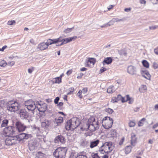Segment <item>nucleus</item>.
<instances>
[{"instance_id": "obj_1", "label": "nucleus", "mask_w": 158, "mask_h": 158, "mask_svg": "<svg viewBox=\"0 0 158 158\" xmlns=\"http://www.w3.org/2000/svg\"><path fill=\"white\" fill-rule=\"evenodd\" d=\"M98 127V120L93 116L90 117L84 123L81 129L82 131H86L89 129L91 131H94Z\"/></svg>"}, {"instance_id": "obj_2", "label": "nucleus", "mask_w": 158, "mask_h": 158, "mask_svg": "<svg viewBox=\"0 0 158 158\" xmlns=\"http://www.w3.org/2000/svg\"><path fill=\"white\" fill-rule=\"evenodd\" d=\"M80 123L79 120L77 118L73 117L67 122L65 125V128L67 130H73L77 127Z\"/></svg>"}, {"instance_id": "obj_3", "label": "nucleus", "mask_w": 158, "mask_h": 158, "mask_svg": "<svg viewBox=\"0 0 158 158\" xmlns=\"http://www.w3.org/2000/svg\"><path fill=\"white\" fill-rule=\"evenodd\" d=\"M114 149L111 142H106L100 148L99 152L101 154H108L110 153Z\"/></svg>"}, {"instance_id": "obj_4", "label": "nucleus", "mask_w": 158, "mask_h": 158, "mask_svg": "<svg viewBox=\"0 0 158 158\" xmlns=\"http://www.w3.org/2000/svg\"><path fill=\"white\" fill-rule=\"evenodd\" d=\"M67 151L66 147H59L55 150L53 155L56 158H64Z\"/></svg>"}, {"instance_id": "obj_5", "label": "nucleus", "mask_w": 158, "mask_h": 158, "mask_svg": "<svg viewBox=\"0 0 158 158\" xmlns=\"http://www.w3.org/2000/svg\"><path fill=\"white\" fill-rule=\"evenodd\" d=\"M102 125L106 129H108L111 127L113 123V120L109 117H106L102 120Z\"/></svg>"}, {"instance_id": "obj_6", "label": "nucleus", "mask_w": 158, "mask_h": 158, "mask_svg": "<svg viewBox=\"0 0 158 158\" xmlns=\"http://www.w3.org/2000/svg\"><path fill=\"white\" fill-rule=\"evenodd\" d=\"M77 38V37L76 36H74L72 37H68L65 39H63L61 37H60L58 38L59 41H58V44H57V46L65 44L72 41L74 40Z\"/></svg>"}, {"instance_id": "obj_7", "label": "nucleus", "mask_w": 158, "mask_h": 158, "mask_svg": "<svg viewBox=\"0 0 158 158\" xmlns=\"http://www.w3.org/2000/svg\"><path fill=\"white\" fill-rule=\"evenodd\" d=\"M24 104L28 110L31 111L33 114L34 111L36 107V102L35 103L32 100H29L25 102Z\"/></svg>"}, {"instance_id": "obj_8", "label": "nucleus", "mask_w": 158, "mask_h": 158, "mask_svg": "<svg viewBox=\"0 0 158 158\" xmlns=\"http://www.w3.org/2000/svg\"><path fill=\"white\" fill-rule=\"evenodd\" d=\"M7 109L11 112H15L19 109V105L17 102H10L8 104Z\"/></svg>"}, {"instance_id": "obj_9", "label": "nucleus", "mask_w": 158, "mask_h": 158, "mask_svg": "<svg viewBox=\"0 0 158 158\" xmlns=\"http://www.w3.org/2000/svg\"><path fill=\"white\" fill-rule=\"evenodd\" d=\"M15 129L14 127H8L5 128L3 134L5 136H11V135L16 134Z\"/></svg>"}, {"instance_id": "obj_10", "label": "nucleus", "mask_w": 158, "mask_h": 158, "mask_svg": "<svg viewBox=\"0 0 158 158\" xmlns=\"http://www.w3.org/2000/svg\"><path fill=\"white\" fill-rule=\"evenodd\" d=\"M36 107L40 112H44L47 109L46 104L45 103H43L41 101L36 102Z\"/></svg>"}, {"instance_id": "obj_11", "label": "nucleus", "mask_w": 158, "mask_h": 158, "mask_svg": "<svg viewBox=\"0 0 158 158\" xmlns=\"http://www.w3.org/2000/svg\"><path fill=\"white\" fill-rule=\"evenodd\" d=\"M17 139L15 136H9L5 140L6 144L8 146L15 144L17 142Z\"/></svg>"}, {"instance_id": "obj_12", "label": "nucleus", "mask_w": 158, "mask_h": 158, "mask_svg": "<svg viewBox=\"0 0 158 158\" xmlns=\"http://www.w3.org/2000/svg\"><path fill=\"white\" fill-rule=\"evenodd\" d=\"M127 72L131 75H136L137 73V70L136 66L130 65L127 68Z\"/></svg>"}, {"instance_id": "obj_13", "label": "nucleus", "mask_w": 158, "mask_h": 158, "mask_svg": "<svg viewBox=\"0 0 158 158\" xmlns=\"http://www.w3.org/2000/svg\"><path fill=\"white\" fill-rule=\"evenodd\" d=\"M39 143L36 140H31L29 142V149L31 151H33L36 149Z\"/></svg>"}, {"instance_id": "obj_14", "label": "nucleus", "mask_w": 158, "mask_h": 158, "mask_svg": "<svg viewBox=\"0 0 158 158\" xmlns=\"http://www.w3.org/2000/svg\"><path fill=\"white\" fill-rule=\"evenodd\" d=\"M96 61L95 59L92 58H89L86 60V65L87 67H92Z\"/></svg>"}, {"instance_id": "obj_15", "label": "nucleus", "mask_w": 158, "mask_h": 158, "mask_svg": "<svg viewBox=\"0 0 158 158\" xmlns=\"http://www.w3.org/2000/svg\"><path fill=\"white\" fill-rule=\"evenodd\" d=\"M141 74L142 76L148 80H150L151 75L148 71L144 69H142L141 70Z\"/></svg>"}, {"instance_id": "obj_16", "label": "nucleus", "mask_w": 158, "mask_h": 158, "mask_svg": "<svg viewBox=\"0 0 158 158\" xmlns=\"http://www.w3.org/2000/svg\"><path fill=\"white\" fill-rule=\"evenodd\" d=\"M15 126L18 131L19 132L24 131L26 128V127L25 126L19 122H16Z\"/></svg>"}, {"instance_id": "obj_17", "label": "nucleus", "mask_w": 158, "mask_h": 158, "mask_svg": "<svg viewBox=\"0 0 158 158\" xmlns=\"http://www.w3.org/2000/svg\"><path fill=\"white\" fill-rule=\"evenodd\" d=\"M48 47L45 42H43L39 44L37 47V48L41 51L46 50Z\"/></svg>"}, {"instance_id": "obj_18", "label": "nucleus", "mask_w": 158, "mask_h": 158, "mask_svg": "<svg viewBox=\"0 0 158 158\" xmlns=\"http://www.w3.org/2000/svg\"><path fill=\"white\" fill-rule=\"evenodd\" d=\"M65 141V138L61 135L57 136L54 140L55 142L56 143H58L60 142L63 143H64Z\"/></svg>"}, {"instance_id": "obj_19", "label": "nucleus", "mask_w": 158, "mask_h": 158, "mask_svg": "<svg viewBox=\"0 0 158 158\" xmlns=\"http://www.w3.org/2000/svg\"><path fill=\"white\" fill-rule=\"evenodd\" d=\"M15 137L17 138V142L20 141L21 140L24 139H27L28 138V135L24 133H22L19 134L18 136L16 135Z\"/></svg>"}, {"instance_id": "obj_20", "label": "nucleus", "mask_w": 158, "mask_h": 158, "mask_svg": "<svg viewBox=\"0 0 158 158\" xmlns=\"http://www.w3.org/2000/svg\"><path fill=\"white\" fill-rule=\"evenodd\" d=\"M58 41H59V40L58 39V38L53 40L48 39L47 40V41L45 43L48 47V46L54 44H56V45L57 46V44H58Z\"/></svg>"}, {"instance_id": "obj_21", "label": "nucleus", "mask_w": 158, "mask_h": 158, "mask_svg": "<svg viewBox=\"0 0 158 158\" xmlns=\"http://www.w3.org/2000/svg\"><path fill=\"white\" fill-rule=\"evenodd\" d=\"M87 91V88H84L82 90H80L79 91L77 94V95L80 98H82L83 96L85 95Z\"/></svg>"}, {"instance_id": "obj_22", "label": "nucleus", "mask_w": 158, "mask_h": 158, "mask_svg": "<svg viewBox=\"0 0 158 158\" xmlns=\"http://www.w3.org/2000/svg\"><path fill=\"white\" fill-rule=\"evenodd\" d=\"M19 115L21 117L24 118L28 117L27 112L25 109H22L20 110Z\"/></svg>"}, {"instance_id": "obj_23", "label": "nucleus", "mask_w": 158, "mask_h": 158, "mask_svg": "<svg viewBox=\"0 0 158 158\" xmlns=\"http://www.w3.org/2000/svg\"><path fill=\"white\" fill-rule=\"evenodd\" d=\"M123 21V19H119L117 18H113L109 22V23L110 24H108V25L110 26L113 25L115 22H118Z\"/></svg>"}, {"instance_id": "obj_24", "label": "nucleus", "mask_w": 158, "mask_h": 158, "mask_svg": "<svg viewBox=\"0 0 158 158\" xmlns=\"http://www.w3.org/2000/svg\"><path fill=\"white\" fill-rule=\"evenodd\" d=\"M112 59L110 57H107L105 58L102 62L103 65H105V64H110L112 62Z\"/></svg>"}, {"instance_id": "obj_25", "label": "nucleus", "mask_w": 158, "mask_h": 158, "mask_svg": "<svg viewBox=\"0 0 158 158\" xmlns=\"http://www.w3.org/2000/svg\"><path fill=\"white\" fill-rule=\"evenodd\" d=\"M99 143V140H97L95 141H91L90 142L89 147L91 148H93L97 146Z\"/></svg>"}, {"instance_id": "obj_26", "label": "nucleus", "mask_w": 158, "mask_h": 158, "mask_svg": "<svg viewBox=\"0 0 158 158\" xmlns=\"http://www.w3.org/2000/svg\"><path fill=\"white\" fill-rule=\"evenodd\" d=\"M50 122L47 120H44L41 123L42 126L44 128L48 127L50 124Z\"/></svg>"}, {"instance_id": "obj_27", "label": "nucleus", "mask_w": 158, "mask_h": 158, "mask_svg": "<svg viewBox=\"0 0 158 158\" xmlns=\"http://www.w3.org/2000/svg\"><path fill=\"white\" fill-rule=\"evenodd\" d=\"M137 141V138L136 137L135 135L134 134H131V145L134 146L135 145V143Z\"/></svg>"}, {"instance_id": "obj_28", "label": "nucleus", "mask_w": 158, "mask_h": 158, "mask_svg": "<svg viewBox=\"0 0 158 158\" xmlns=\"http://www.w3.org/2000/svg\"><path fill=\"white\" fill-rule=\"evenodd\" d=\"M113 86H110L107 89V92L108 93H113L115 91Z\"/></svg>"}, {"instance_id": "obj_29", "label": "nucleus", "mask_w": 158, "mask_h": 158, "mask_svg": "<svg viewBox=\"0 0 158 158\" xmlns=\"http://www.w3.org/2000/svg\"><path fill=\"white\" fill-rule=\"evenodd\" d=\"M61 78L60 77H57L54 79L52 80V83H60L61 82Z\"/></svg>"}, {"instance_id": "obj_30", "label": "nucleus", "mask_w": 158, "mask_h": 158, "mask_svg": "<svg viewBox=\"0 0 158 158\" xmlns=\"http://www.w3.org/2000/svg\"><path fill=\"white\" fill-rule=\"evenodd\" d=\"M147 89L146 86L144 85H142L139 89V91L141 92L144 93L146 92Z\"/></svg>"}, {"instance_id": "obj_31", "label": "nucleus", "mask_w": 158, "mask_h": 158, "mask_svg": "<svg viewBox=\"0 0 158 158\" xmlns=\"http://www.w3.org/2000/svg\"><path fill=\"white\" fill-rule=\"evenodd\" d=\"M7 65V63L4 60H2L0 61V66L5 67Z\"/></svg>"}, {"instance_id": "obj_32", "label": "nucleus", "mask_w": 158, "mask_h": 158, "mask_svg": "<svg viewBox=\"0 0 158 158\" xmlns=\"http://www.w3.org/2000/svg\"><path fill=\"white\" fill-rule=\"evenodd\" d=\"M146 120V119L145 118H143L138 123V126L139 127H141L142 126L144 122Z\"/></svg>"}, {"instance_id": "obj_33", "label": "nucleus", "mask_w": 158, "mask_h": 158, "mask_svg": "<svg viewBox=\"0 0 158 158\" xmlns=\"http://www.w3.org/2000/svg\"><path fill=\"white\" fill-rule=\"evenodd\" d=\"M142 63L143 66L147 68L149 67V64L148 62L146 60H143L142 62Z\"/></svg>"}, {"instance_id": "obj_34", "label": "nucleus", "mask_w": 158, "mask_h": 158, "mask_svg": "<svg viewBox=\"0 0 158 158\" xmlns=\"http://www.w3.org/2000/svg\"><path fill=\"white\" fill-rule=\"evenodd\" d=\"M57 123H62L63 121V118L61 117H59L55 119Z\"/></svg>"}, {"instance_id": "obj_35", "label": "nucleus", "mask_w": 158, "mask_h": 158, "mask_svg": "<svg viewBox=\"0 0 158 158\" xmlns=\"http://www.w3.org/2000/svg\"><path fill=\"white\" fill-rule=\"evenodd\" d=\"M131 151V147L130 146H127L125 149V153L126 154H128Z\"/></svg>"}, {"instance_id": "obj_36", "label": "nucleus", "mask_w": 158, "mask_h": 158, "mask_svg": "<svg viewBox=\"0 0 158 158\" xmlns=\"http://www.w3.org/2000/svg\"><path fill=\"white\" fill-rule=\"evenodd\" d=\"M8 121L7 119L4 120L2 121V123L1 124V126L2 127H5L6 126L8 123Z\"/></svg>"}, {"instance_id": "obj_37", "label": "nucleus", "mask_w": 158, "mask_h": 158, "mask_svg": "<svg viewBox=\"0 0 158 158\" xmlns=\"http://www.w3.org/2000/svg\"><path fill=\"white\" fill-rule=\"evenodd\" d=\"M16 23V22L15 20H9L7 23V25L9 26L15 25Z\"/></svg>"}, {"instance_id": "obj_38", "label": "nucleus", "mask_w": 158, "mask_h": 158, "mask_svg": "<svg viewBox=\"0 0 158 158\" xmlns=\"http://www.w3.org/2000/svg\"><path fill=\"white\" fill-rule=\"evenodd\" d=\"M44 153L40 152H38L36 155V156L37 157L40 158H42V157L44 156Z\"/></svg>"}, {"instance_id": "obj_39", "label": "nucleus", "mask_w": 158, "mask_h": 158, "mask_svg": "<svg viewBox=\"0 0 158 158\" xmlns=\"http://www.w3.org/2000/svg\"><path fill=\"white\" fill-rule=\"evenodd\" d=\"M74 29V27L71 28H67L64 31V33L66 34L69 33L72 30Z\"/></svg>"}, {"instance_id": "obj_40", "label": "nucleus", "mask_w": 158, "mask_h": 158, "mask_svg": "<svg viewBox=\"0 0 158 158\" xmlns=\"http://www.w3.org/2000/svg\"><path fill=\"white\" fill-rule=\"evenodd\" d=\"M126 99H125L124 98H121V101L122 102H127L130 99V98L129 95H127L126 96Z\"/></svg>"}, {"instance_id": "obj_41", "label": "nucleus", "mask_w": 158, "mask_h": 158, "mask_svg": "<svg viewBox=\"0 0 158 158\" xmlns=\"http://www.w3.org/2000/svg\"><path fill=\"white\" fill-rule=\"evenodd\" d=\"M6 105V103L5 101L3 100H0V108H2Z\"/></svg>"}, {"instance_id": "obj_42", "label": "nucleus", "mask_w": 158, "mask_h": 158, "mask_svg": "<svg viewBox=\"0 0 158 158\" xmlns=\"http://www.w3.org/2000/svg\"><path fill=\"white\" fill-rule=\"evenodd\" d=\"M105 111L106 112L110 114H111L113 112V110L109 108H106L105 110Z\"/></svg>"}, {"instance_id": "obj_43", "label": "nucleus", "mask_w": 158, "mask_h": 158, "mask_svg": "<svg viewBox=\"0 0 158 158\" xmlns=\"http://www.w3.org/2000/svg\"><path fill=\"white\" fill-rule=\"evenodd\" d=\"M135 123L133 121H130L129 123V125L130 127H133L135 126Z\"/></svg>"}, {"instance_id": "obj_44", "label": "nucleus", "mask_w": 158, "mask_h": 158, "mask_svg": "<svg viewBox=\"0 0 158 158\" xmlns=\"http://www.w3.org/2000/svg\"><path fill=\"white\" fill-rule=\"evenodd\" d=\"M15 62L14 61H9L7 63V65L10 66H12L15 64Z\"/></svg>"}, {"instance_id": "obj_45", "label": "nucleus", "mask_w": 158, "mask_h": 158, "mask_svg": "<svg viewBox=\"0 0 158 158\" xmlns=\"http://www.w3.org/2000/svg\"><path fill=\"white\" fill-rule=\"evenodd\" d=\"M153 67L154 69H156L158 68V64L154 62L153 63Z\"/></svg>"}, {"instance_id": "obj_46", "label": "nucleus", "mask_w": 158, "mask_h": 158, "mask_svg": "<svg viewBox=\"0 0 158 158\" xmlns=\"http://www.w3.org/2000/svg\"><path fill=\"white\" fill-rule=\"evenodd\" d=\"M110 24V23H109V22H108V23H106V24H104V25H102V26H100V27L101 28H104V27H107L108 26H109V25H108V24Z\"/></svg>"}, {"instance_id": "obj_47", "label": "nucleus", "mask_w": 158, "mask_h": 158, "mask_svg": "<svg viewBox=\"0 0 158 158\" xmlns=\"http://www.w3.org/2000/svg\"><path fill=\"white\" fill-rule=\"evenodd\" d=\"M106 68L105 67H102L100 69V73H102L106 71Z\"/></svg>"}, {"instance_id": "obj_48", "label": "nucleus", "mask_w": 158, "mask_h": 158, "mask_svg": "<svg viewBox=\"0 0 158 158\" xmlns=\"http://www.w3.org/2000/svg\"><path fill=\"white\" fill-rule=\"evenodd\" d=\"M111 102L113 103L117 102L118 101L116 99V98L115 97L112 98L111 100Z\"/></svg>"}, {"instance_id": "obj_49", "label": "nucleus", "mask_w": 158, "mask_h": 158, "mask_svg": "<svg viewBox=\"0 0 158 158\" xmlns=\"http://www.w3.org/2000/svg\"><path fill=\"white\" fill-rule=\"evenodd\" d=\"M77 158H87L85 156L83 155H80L77 157Z\"/></svg>"}, {"instance_id": "obj_50", "label": "nucleus", "mask_w": 158, "mask_h": 158, "mask_svg": "<svg viewBox=\"0 0 158 158\" xmlns=\"http://www.w3.org/2000/svg\"><path fill=\"white\" fill-rule=\"evenodd\" d=\"M59 100V98L58 97H57L54 100V102L55 104H57Z\"/></svg>"}, {"instance_id": "obj_51", "label": "nucleus", "mask_w": 158, "mask_h": 158, "mask_svg": "<svg viewBox=\"0 0 158 158\" xmlns=\"http://www.w3.org/2000/svg\"><path fill=\"white\" fill-rule=\"evenodd\" d=\"M124 137H123L122 138V139H121V140H120V141L119 142V144L120 145H121L123 143L124 141Z\"/></svg>"}, {"instance_id": "obj_52", "label": "nucleus", "mask_w": 158, "mask_h": 158, "mask_svg": "<svg viewBox=\"0 0 158 158\" xmlns=\"http://www.w3.org/2000/svg\"><path fill=\"white\" fill-rule=\"evenodd\" d=\"M122 98V97L120 95H119L117 96V97L116 98V99L117 101H118L119 100L121 99Z\"/></svg>"}, {"instance_id": "obj_53", "label": "nucleus", "mask_w": 158, "mask_h": 158, "mask_svg": "<svg viewBox=\"0 0 158 158\" xmlns=\"http://www.w3.org/2000/svg\"><path fill=\"white\" fill-rule=\"evenodd\" d=\"M93 158H100V157L98 156V154L96 153L93 155Z\"/></svg>"}, {"instance_id": "obj_54", "label": "nucleus", "mask_w": 158, "mask_h": 158, "mask_svg": "<svg viewBox=\"0 0 158 158\" xmlns=\"http://www.w3.org/2000/svg\"><path fill=\"white\" fill-rule=\"evenodd\" d=\"M139 2L141 4H145L146 3V1L145 0H140Z\"/></svg>"}, {"instance_id": "obj_55", "label": "nucleus", "mask_w": 158, "mask_h": 158, "mask_svg": "<svg viewBox=\"0 0 158 158\" xmlns=\"http://www.w3.org/2000/svg\"><path fill=\"white\" fill-rule=\"evenodd\" d=\"M83 75V73H81L79 74L77 77L78 79L81 78L82 77Z\"/></svg>"}, {"instance_id": "obj_56", "label": "nucleus", "mask_w": 158, "mask_h": 158, "mask_svg": "<svg viewBox=\"0 0 158 158\" xmlns=\"http://www.w3.org/2000/svg\"><path fill=\"white\" fill-rule=\"evenodd\" d=\"M154 51L156 54L158 55V47L154 49Z\"/></svg>"}, {"instance_id": "obj_57", "label": "nucleus", "mask_w": 158, "mask_h": 158, "mask_svg": "<svg viewBox=\"0 0 158 158\" xmlns=\"http://www.w3.org/2000/svg\"><path fill=\"white\" fill-rule=\"evenodd\" d=\"M131 8H126L124 9V11L125 12H128L131 11Z\"/></svg>"}, {"instance_id": "obj_58", "label": "nucleus", "mask_w": 158, "mask_h": 158, "mask_svg": "<svg viewBox=\"0 0 158 158\" xmlns=\"http://www.w3.org/2000/svg\"><path fill=\"white\" fill-rule=\"evenodd\" d=\"M156 28H157V26H152L149 27V29L151 30V29L154 30V29H155Z\"/></svg>"}, {"instance_id": "obj_59", "label": "nucleus", "mask_w": 158, "mask_h": 158, "mask_svg": "<svg viewBox=\"0 0 158 158\" xmlns=\"http://www.w3.org/2000/svg\"><path fill=\"white\" fill-rule=\"evenodd\" d=\"M72 72V69L68 70L66 73V74L69 75L71 74Z\"/></svg>"}, {"instance_id": "obj_60", "label": "nucleus", "mask_w": 158, "mask_h": 158, "mask_svg": "<svg viewBox=\"0 0 158 158\" xmlns=\"http://www.w3.org/2000/svg\"><path fill=\"white\" fill-rule=\"evenodd\" d=\"M6 46H3L2 48H0V51H3L4 50V49L6 48Z\"/></svg>"}, {"instance_id": "obj_61", "label": "nucleus", "mask_w": 158, "mask_h": 158, "mask_svg": "<svg viewBox=\"0 0 158 158\" xmlns=\"http://www.w3.org/2000/svg\"><path fill=\"white\" fill-rule=\"evenodd\" d=\"M15 57V56L13 55H11L9 56L8 57L10 60H12L14 59Z\"/></svg>"}, {"instance_id": "obj_62", "label": "nucleus", "mask_w": 158, "mask_h": 158, "mask_svg": "<svg viewBox=\"0 0 158 158\" xmlns=\"http://www.w3.org/2000/svg\"><path fill=\"white\" fill-rule=\"evenodd\" d=\"M158 127V123L155 124L153 126V128L155 129L157 127Z\"/></svg>"}, {"instance_id": "obj_63", "label": "nucleus", "mask_w": 158, "mask_h": 158, "mask_svg": "<svg viewBox=\"0 0 158 158\" xmlns=\"http://www.w3.org/2000/svg\"><path fill=\"white\" fill-rule=\"evenodd\" d=\"M108 156L107 155V154H105L103 156H102V158H108Z\"/></svg>"}, {"instance_id": "obj_64", "label": "nucleus", "mask_w": 158, "mask_h": 158, "mask_svg": "<svg viewBox=\"0 0 158 158\" xmlns=\"http://www.w3.org/2000/svg\"><path fill=\"white\" fill-rule=\"evenodd\" d=\"M154 109L155 110H158V104H156L155 105Z\"/></svg>"}]
</instances>
